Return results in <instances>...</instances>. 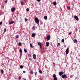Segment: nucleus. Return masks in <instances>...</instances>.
I'll return each mask as SVG.
<instances>
[{
    "mask_svg": "<svg viewBox=\"0 0 80 80\" xmlns=\"http://www.w3.org/2000/svg\"><path fill=\"white\" fill-rule=\"evenodd\" d=\"M18 44L19 46H21V45H22V43L19 42Z\"/></svg>",
    "mask_w": 80,
    "mask_h": 80,
    "instance_id": "a878e982",
    "label": "nucleus"
},
{
    "mask_svg": "<svg viewBox=\"0 0 80 80\" xmlns=\"http://www.w3.org/2000/svg\"><path fill=\"white\" fill-rule=\"evenodd\" d=\"M66 55H67V54L68 53V48L66 50Z\"/></svg>",
    "mask_w": 80,
    "mask_h": 80,
    "instance_id": "0eeeda50",
    "label": "nucleus"
},
{
    "mask_svg": "<svg viewBox=\"0 0 80 80\" xmlns=\"http://www.w3.org/2000/svg\"><path fill=\"white\" fill-rule=\"evenodd\" d=\"M29 60H31V58H29Z\"/></svg>",
    "mask_w": 80,
    "mask_h": 80,
    "instance_id": "37998d69",
    "label": "nucleus"
},
{
    "mask_svg": "<svg viewBox=\"0 0 80 80\" xmlns=\"http://www.w3.org/2000/svg\"><path fill=\"white\" fill-rule=\"evenodd\" d=\"M7 2H8V0H6L5 2V3H7Z\"/></svg>",
    "mask_w": 80,
    "mask_h": 80,
    "instance_id": "ea45409f",
    "label": "nucleus"
},
{
    "mask_svg": "<svg viewBox=\"0 0 80 80\" xmlns=\"http://www.w3.org/2000/svg\"><path fill=\"white\" fill-rule=\"evenodd\" d=\"M57 45H58L57 47H58V46H60V42H59L57 44Z\"/></svg>",
    "mask_w": 80,
    "mask_h": 80,
    "instance_id": "bb28decb",
    "label": "nucleus"
},
{
    "mask_svg": "<svg viewBox=\"0 0 80 80\" xmlns=\"http://www.w3.org/2000/svg\"><path fill=\"white\" fill-rule=\"evenodd\" d=\"M44 18L45 20H47V16H44Z\"/></svg>",
    "mask_w": 80,
    "mask_h": 80,
    "instance_id": "f3484780",
    "label": "nucleus"
},
{
    "mask_svg": "<svg viewBox=\"0 0 80 80\" xmlns=\"http://www.w3.org/2000/svg\"><path fill=\"white\" fill-rule=\"evenodd\" d=\"M16 38H19V35H17L16 36Z\"/></svg>",
    "mask_w": 80,
    "mask_h": 80,
    "instance_id": "aec40b11",
    "label": "nucleus"
},
{
    "mask_svg": "<svg viewBox=\"0 0 80 80\" xmlns=\"http://www.w3.org/2000/svg\"><path fill=\"white\" fill-rule=\"evenodd\" d=\"M32 29V30H35V26H33Z\"/></svg>",
    "mask_w": 80,
    "mask_h": 80,
    "instance_id": "393cba45",
    "label": "nucleus"
},
{
    "mask_svg": "<svg viewBox=\"0 0 80 80\" xmlns=\"http://www.w3.org/2000/svg\"><path fill=\"white\" fill-rule=\"evenodd\" d=\"M33 59H34V60L36 59V55L35 54H33Z\"/></svg>",
    "mask_w": 80,
    "mask_h": 80,
    "instance_id": "9d476101",
    "label": "nucleus"
},
{
    "mask_svg": "<svg viewBox=\"0 0 80 80\" xmlns=\"http://www.w3.org/2000/svg\"><path fill=\"white\" fill-rule=\"evenodd\" d=\"M1 72L2 73V74H3V73H4V71H3V70H1Z\"/></svg>",
    "mask_w": 80,
    "mask_h": 80,
    "instance_id": "a211bd4d",
    "label": "nucleus"
},
{
    "mask_svg": "<svg viewBox=\"0 0 80 80\" xmlns=\"http://www.w3.org/2000/svg\"><path fill=\"white\" fill-rule=\"evenodd\" d=\"M19 80H21V77H20V76L19 77Z\"/></svg>",
    "mask_w": 80,
    "mask_h": 80,
    "instance_id": "f704fd0d",
    "label": "nucleus"
},
{
    "mask_svg": "<svg viewBox=\"0 0 80 80\" xmlns=\"http://www.w3.org/2000/svg\"><path fill=\"white\" fill-rule=\"evenodd\" d=\"M38 2H40L41 1V0H37Z\"/></svg>",
    "mask_w": 80,
    "mask_h": 80,
    "instance_id": "58836bf2",
    "label": "nucleus"
},
{
    "mask_svg": "<svg viewBox=\"0 0 80 80\" xmlns=\"http://www.w3.org/2000/svg\"><path fill=\"white\" fill-rule=\"evenodd\" d=\"M15 8H13L11 9V10L12 12H14V11H15Z\"/></svg>",
    "mask_w": 80,
    "mask_h": 80,
    "instance_id": "6e6552de",
    "label": "nucleus"
},
{
    "mask_svg": "<svg viewBox=\"0 0 80 80\" xmlns=\"http://www.w3.org/2000/svg\"><path fill=\"white\" fill-rule=\"evenodd\" d=\"M73 42L75 43H77V39H74L73 40Z\"/></svg>",
    "mask_w": 80,
    "mask_h": 80,
    "instance_id": "ddd939ff",
    "label": "nucleus"
},
{
    "mask_svg": "<svg viewBox=\"0 0 80 80\" xmlns=\"http://www.w3.org/2000/svg\"><path fill=\"white\" fill-rule=\"evenodd\" d=\"M49 46V42H46V46L47 47H48Z\"/></svg>",
    "mask_w": 80,
    "mask_h": 80,
    "instance_id": "2eb2a0df",
    "label": "nucleus"
},
{
    "mask_svg": "<svg viewBox=\"0 0 80 80\" xmlns=\"http://www.w3.org/2000/svg\"><path fill=\"white\" fill-rule=\"evenodd\" d=\"M30 73L31 74H32V75H33V72L32 71L30 72Z\"/></svg>",
    "mask_w": 80,
    "mask_h": 80,
    "instance_id": "6ab92c4d",
    "label": "nucleus"
},
{
    "mask_svg": "<svg viewBox=\"0 0 80 80\" xmlns=\"http://www.w3.org/2000/svg\"><path fill=\"white\" fill-rule=\"evenodd\" d=\"M62 78H68V77H67V76L65 74H63L62 75Z\"/></svg>",
    "mask_w": 80,
    "mask_h": 80,
    "instance_id": "f03ea898",
    "label": "nucleus"
},
{
    "mask_svg": "<svg viewBox=\"0 0 80 80\" xmlns=\"http://www.w3.org/2000/svg\"><path fill=\"white\" fill-rule=\"evenodd\" d=\"M20 68H23V66L22 65H21L20 66Z\"/></svg>",
    "mask_w": 80,
    "mask_h": 80,
    "instance_id": "b1692460",
    "label": "nucleus"
},
{
    "mask_svg": "<svg viewBox=\"0 0 80 80\" xmlns=\"http://www.w3.org/2000/svg\"><path fill=\"white\" fill-rule=\"evenodd\" d=\"M62 42H64V39H62Z\"/></svg>",
    "mask_w": 80,
    "mask_h": 80,
    "instance_id": "473e14b6",
    "label": "nucleus"
},
{
    "mask_svg": "<svg viewBox=\"0 0 80 80\" xmlns=\"http://www.w3.org/2000/svg\"><path fill=\"white\" fill-rule=\"evenodd\" d=\"M30 13H31V12Z\"/></svg>",
    "mask_w": 80,
    "mask_h": 80,
    "instance_id": "09e8293b",
    "label": "nucleus"
},
{
    "mask_svg": "<svg viewBox=\"0 0 80 80\" xmlns=\"http://www.w3.org/2000/svg\"><path fill=\"white\" fill-rule=\"evenodd\" d=\"M39 72L40 73H42V70H40L39 71Z\"/></svg>",
    "mask_w": 80,
    "mask_h": 80,
    "instance_id": "4be33fe9",
    "label": "nucleus"
},
{
    "mask_svg": "<svg viewBox=\"0 0 80 80\" xmlns=\"http://www.w3.org/2000/svg\"><path fill=\"white\" fill-rule=\"evenodd\" d=\"M24 80H27L25 78Z\"/></svg>",
    "mask_w": 80,
    "mask_h": 80,
    "instance_id": "c03bdc74",
    "label": "nucleus"
},
{
    "mask_svg": "<svg viewBox=\"0 0 80 80\" xmlns=\"http://www.w3.org/2000/svg\"><path fill=\"white\" fill-rule=\"evenodd\" d=\"M2 23H3V22L2 21H1L0 22V25H2Z\"/></svg>",
    "mask_w": 80,
    "mask_h": 80,
    "instance_id": "2f4dec72",
    "label": "nucleus"
},
{
    "mask_svg": "<svg viewBox=\"0 0 80 80\" xmlns=\"http://www.w3.org/2000/svg\"><path fill=\"white\" fill-rule=\"evenodd\" d=\"M67 9L68 10H70V7L68 6L67 7Z\"/></svg>",
    "mask_w": 80,
    "mask_h": 80,
    "instance_id": "c85d7f7f",
    "label": "nucleus"
},
{
    "mask_svg": "<svg viewBox=\"0 0 80 80\" xmlns=\"http://www.w3.org/2000/svg\"><path fill=\"white\" fill-rule=\"evenodd\" d=\"M53 4L54 5H57V2H53Z\"/></svg>",
    "mask_w": 80,
    "mask_h": 80,
    "instance_id": "dca6fc26",
    "label": "nucleus"
},
{
    "mask_svg": "<svg viewBox=\"0 0 80 80\" xmlns=\"http://www.w3.org/2000/svg\"><path fill=\"white\" fill-rule=\"evenodd\" d=\"M20 2H21V5H24L23 2L22 0H21Z\"/></svg>",
    "mask_w": 80,
    "mask_h": 80,
    "instance_id": "9b49d317",
    "label": "nucleus"
},
{
    "mask_svg": "<svg viewBox=\"0 0 80 80\" xmlns=\"http://www.w3.org/2000/svg\"><path fill=\"white\" fill-rule=\"evenodd\" d=\"M9 24H13V23H14V21H12L11 22H9Z\"/></svg>",
    "mask_w": 80,
    "mask_h": 80,
    "instance_id": "f8f14e48",
    "label": "nucleus"
},
{
    "mask_svg": "<svg viewBox=\"0 0 80 80\" xmlns=\"http://www.w3.org/2000/svg\"><path fill=\"white\" fill-rule=\"evenodd\" d=\"M64 72L63 71H61L59 72V75L60 76H62V75L63 74Z\"/></svg>",
    "mask_w": 80,
    "mask_h": 80,
    "instance_id": "20e7f679",
    "label": "nucleus"
},
{
    "mask_svg": "<svg viewBox=\"0 0 80 80\" xmlns=\"http://www.w3.org/2000/svg\"><path fill=\"white\" fill-rule=\"evenodd\" d=\"M6 31H7V29L5 28L4 29V33H5V32H6Z\"/></svg>",
    "mask_w": 80,
    "mask_h": 80,
    "instance_id": "cd10ccee",
    "label": "nucleus"
},
{
    "mask_svg": "<svg viewBox=\"0 0 80 80\" xmlns=\"http://www.w3.org/2000/svg\"><path fill=\"white\" fill-rule=\"evenodd\" d=\"M0 15H1V14H0Z\"/></svg>",
    "mask_w": 80,
    "mask_h": 80,
    "instance_id": "de8ad7c7",
    "label": "nucleus"
},
{
    "mask_svg": "<svg viewBox=\"0 0 80 80\" xmlns=\"http://www.w3.org/2000/svg\"><path fill=\"white\" fill-rule=\"evenodd\" d=\"M24 51L25 53H27V50L26 49H24Z\"/></svg>",
    "mask_w": 80,
    "mask_h": 80,
    "instance_id": "5701e85b",
    "label": "nucleus"
},
{
    "mask_svg": "<svg viewBox=\"0 0 80 80\" xmlns=\"http://www.w3.org/2000/svg\"><path fill=\"white\" fill-rule=\"evenodd\" d=\"M25 22H27V18H25Z\"/></svg>",
    "mask_w": 80,
    "mask_h": 80,
    "instance_id": "c9c22d12",
    "label": "nucleus"
},
{
    "mask_svg": "<svg viewBox=\"0 0 80 80\" xmlns=\"http://www.w3.org/2000/svg\"><path fill=\"white\" fill-rule=\"evenodd\" d=\"M70 78H73V76L71 75L70 76Z\"/></svg>",
    "mask_w": 80,
    "mask_h": 80,
    "instance_id": "4c0bfd02",
    "label": "nucleus"
},
{
    "mask_svg": "<svg viewBox=\"0 0 80 80\" xmlns=\"http://www.w3.org/2000/svg\"><path fill=\"white\" fill-rule=\"evenodd\" d=\"M53 77L54 78V80H58L57 79V76H56V75L54 74L53 75Z\"/></svg>",
    "mask_w": 80,
    "mask_h": 80,
    "instance_id": "7ed1b4c3",
    "label": "nucleus"
},
{
    "mask_svg": "<svg viewBox=\"0 0 80 80\" xmlns=\"http://www.w3.org/2000/svg\"><path fill=\"white\" fill-rule=\"evenodd\" d=\"M35 22L37 24H38V23H39V22H40L39 21V19H38V18L37 17H36L35 18Z\"/></svg>",
    "mask_w": 80,
    "mask_h": 80,
    "instance_id": "f257e3e1",
    "label": "nucleus"
},
{
    "mask_svg": "<svg viewBox=\"0 0 80 80\" xmlns=\"http://www.w3.org/2000/svg\"><path fill=\"white\" fill-rule=\"evenodd\" d=\"M34 73H35V75H36V77H37V76H36V75H37V72H34Z\"/></svg>",
    "mask_w": 80,
    "mask_h": 80,
    "instance_id": "c756f323",
    "label": "nucleus"
},
{
    "mask_svg": "<svg viewBox=\"0 0 80 80\" xmlns=\"http://www.w3.org/2000/svg\"><path fill=\"white\" fill-rule=\"evenodd\" d=\"M25 72H25V71H23V72H24V73H25Z\"/></svg>",
    "mask_w": 80,
    "mask_h": 80,
    "instance_id": "79ce46f5",
    "label": "nucleus"
},
{
    "mask_svg": "<svg viewBox=\"0 0 80 80\" xmlns=\"http://www.w3.org/2000/svg\"><path fill=\"white\" fill-rule=\"evenodd\" d=\"M38 45H42V44H41V43L40 42H38Z\"/></svg>",
    "mask_w": 80,
    "mask_h": 80,
    "instance_id": "7c9ffc66",
    "label": "nucleus"
},
{
    "mask_svg": "<svg viewBox=\"0 0 80 80\" xmlns=\"http://www.w3.org/2000/svg\"><path fill=\"white\" fill-rule=\"evenodd\" d=\"M72 32H69V35H71V34H72Z\"/></svg>",
    "mask_w": 80,
    "mask_h": 80,
    "instance_id": "e433bc0d",
    "label": "nucleus"
},
{
    "mask_svg": "<svg viewBox=\"0 0 80 80\" xmlns=\"http://www.w3.org/2000/svg\"><path fill=\"white\" fill-rule=\"evenodd\" d=\"M46 38H47V40H50V36L49 35H48L46 37Z\"/></svg>",
    "mask_w": 80,
    "mask_h": 80,
    "instance_id": "39448f33",
    "label": "nucleus"
},
{
    "mask_svg": "<svg viewBox=\"0 0 80 80\" xmlns=\"http://www.w3.org/2000/svg\"><path fill=\"white\" fill-rule=\"evenodd\" d=\"M32 37H35L36 36V34L35 33H32Z\"/></svg>",
    "mask_w": 80,
    "mask_h": 80,
    "instance_id": "1a4fd4ad",
    "label": "nucleus"
},
{
    "mask_svg": "<svg viewBox=\"0 0 80 80\" xmlns=\"http://www.w3.org/2000/svg\"><path fill=\"white\" fill-rule=\"evenodd\" d=\"M26 10H27V11L28 12V11H29V8H27L26 9Z\"/></svg>",
    "mask_w": 80,
    "mask_h": 80,
    "instance_id": "72a5a7b5",
    "label": "nucleus"
},
{
    "mask_svg": "<svg viewBox=\"0 0 80 80\" xmlns=\"http://www.w3.org/2000/svg\"><path fill=\"white\" fill-rule=\"evenodd\" d=\"M40 48H41L42 47V45H40Z\"/></svg>",
    "mask_w": 80,
    "mask_h": 80,
    "instance_id": "a19ab883",
    "label": "nucleus"
},
{
    "mask_svg": "<svg viewBox=\"0 0 80 80\" xmlns=\"http://www.w3.org/2000/svg\"><path fill=\"white\" fill-rule=\"evenodd\" d=\"M61 10H62V8H61Z\"/></svg>",
    "mask_w": 80,
    "mask_h": 80,
    "instance_id": "a18cd8bd",
    "label": "nucleus"
},
{
    "mask_svg": "<svg viewBox=\"0 0 80 80\" xmlns=\"http://www.w3.org/2000/svg\"><path fill=\"white\" fill-rule=\"evenodd\" d=\"M30 47H31V48H33L34 47H33V45H32V44L31 43H30Z\"/></svg>",
    "mask_w": 80,
    "mask_h": 80,
    "instance_id": "4468645a",
    "label": "nucleus"
},
{
    "mask_svg": "<svg viewBox=\"0 0 80 80\" xmlns=\"http://www.w3.org/2000/svg\"><path fill=\"white\" fill-rule=\"evenodd\" d=\"M74 18H75V20H77V21H78V20H79V19H78V16H75Z\"/></svg>",
    "mask_w": 80,
    "mask_h": 80,
    "instance_id": "423d86ee",
    "label": "nucleus"
},
{
    "mask_svg": "<svg viewBox=\"0 0 80 80\" xmlns=\"http://www.w3.org/2000/svg\"><path fill=\"white\" fill-rule=\"evenodd\" d=\"M15 17H16V16H14Z\"/></svg>",
    "mask_w": 80,
    "mask_h": 80,
    "instance_id": "49530a36",
    "label": "nucleus"
},
{
    "mask_svg": "<svg viewBox=\"0 0 80 80\" xmlns=\"http://www.w3.org/2000/svg\"><path fill=\"white\" fill-rule=\"evenodd\" d=\"M20 53H22V49H20L19 50Z\"/></svg>",
    "mask_w": 80,
    "mask_h": 80,
    "instance_id": "412c9836",
    "label": "nucleus"
}]
</instances>
